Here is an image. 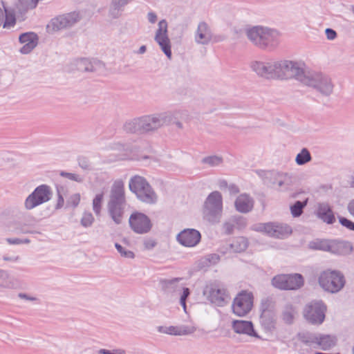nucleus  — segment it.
I'll list each match as a JSON object with an SVG mask.
<instances>
[{
    "label": "nucleus",
    "instance_id": "f257e3e1",
    "mask_svg": "<svg viewBox=\"0 0 354 354\" xmlns=\"http://www.w3.org/2000/svg\"><path fill=\"white\" fill-rule=\"evenodd\" d=\"M248 39L262 49L272 50L279 44V33L277 30L263 26H253L245 30Z\"/></svg>",
    "mask_w": 354,
    "mask_h": 354
},
{
    "label": "nucleus",
    "instance_id": "f03ea898",
    "mask_svg": "<svg viewBox=\"0 0 354 354\" xmlns=\"http://www.w3.org/2000/svg\"><path fill=\"white\" fill-rule=\"evenodd\" d=\"M164 126L162 113H156L127 121L123 129L130 133H146L154 132Z\"/></svg>",
    "mask_w": 354,
    "mask_h": 354
},
{
    "label": "nucleus",
    "instance_id": "7ed1b4c3",
    "mask_svg": "<svg viewBox=\"0 0 354 354\" xmlns=\"http://www.w3.org/2000/svg\"><path fill=\"white\" fill-rule=\"evenodd\" d=\"M303 84L313 88L324 97L330 96L334 90L332 79L327 75L319 72L308 71L304 79Z\"/></svg>",
    "mask_w": 354,
    "mask_h": 354
},
{
    "label": "nucleus",
    "instance_id": "20e7f679",
    "mask_svg": "<svg viewBox=\"0 0 354 354\" xmlns=\"http://www.w3.org/2000/svg\"><path fill=\"white\" fill-rule=\"evenodd\" d=\"M129 189L141 201L148 204L156 203L157 194L144 177L138 175L131 177L129 183Z\"/></svg>",
    "mask_w": 354,
    "mask_h": 354
},
{
    "label": "nucleus",
    "instance_id": "39448f33",
    "mask_svg": "<svg viewBox=\"0 0 354 354\" xmlns=\"http://www.w3.org/2000/svg\"><path fill=\"white\" fill-rule=\"evenodd\" d=\"M223 212V197L218 191L210 193L207 197L203 209L204 218L210 223L220 221Z\"/></svg>",
    "mask_w": 354,
    "mask_h": 354
},
{
    "label": "nucleus",
    "instance_id": "423d86ee",
    "mask_svg": "<svg viewBox=\"0 0 354 354\" xmlns=\"http://www.w3.org/2000/svg\"><path fill=\"white\" fill-rule=\"evenodd\" d=\"M307 72L298 62L290 60L277 61V79L295 78L302 84Z\"/></svg>",
    "mask_w": 354,
    "mask_h": 354
},
{
    "label": "nucleus",
    "instance_id": "0eeeda50",
    "mask_svg": "<svg viewBox=\"0 0 354 354\" xmlns=\"http://www.w3.org/2000/svg\"><path fill=\"white\" fill-rule=\"evenodd\" d=\"M319 283L324 290L336 293L344 287L345 279L339 272L326 270L320 274Z\"/></svg>",
    "mask_w": 354,
    "mask_h": 354
},
{
    "label": "nucleus",
    "instance_id": "6e6552de",
    "mask_svg": "<svg viewBox=\"0 0 354 354\" xmlns=\"http://www.w3.org/2000/svg\"><path fill=\"white\" fill-rule=\"evenodd\" d=\"M53 193L49 186L41 185L29 194L24 201V207L30 211L50 200Z\"/></svg>",
    "mask_w": 354,
    "mask_h": 354
},
{
    "label": "nucleus",
    "instance_id": "1a4fd4ad",
    "mask_svg": "<svg viewBox=\"0 0 354 354\" xmlns=\"http://www.w3.org/2000/svg\"><path fill=\"white\" fill-rule=\"evenodd\" d=\"M326 306L322 301H313L307 304L303 310L305 319L313 325H320L325 319Z\"/></svg>",
    "mask_w": 354,
    "mask_h": 354
},
{
    "label": "nucleus",
    "instance_id": "9d476101",
    "mask_svg": "<svg viewBox=\"0 0 354 354\" xmlns=\"http://www.w3.org/2000/svg\"><path fill=\"white\" fill-rule=\"evenodd\" d=\"M82 19L80 12L73 11L63 15H59L53 18L47 25L49 31H59L63 29L71 28Z\"/></svg>",
    "mask_w": 354,
    "mask_h": 354
},
{
    "label": "nucleus",
    "instance_id": "9b49d317",
    "mask_svg": "<svg viewBox=\"0 0 354 354\" xmlns=\"http://www.w3.org/2000/svg\"><path fill=\"white\" fill-rule=\"evenodd\" d=\"M203 295L212 304L218 306L225 305L229 299L227 290L216 282L207 284L203 289Z\"/></svg>",
    "mask_w": 354,
    "mask_h": 354
},
{
    "label": "nucleus",
    "instance_id": "f8f14e48",
    "mask_svg": "<svg viewBox=\"0 0 354 354\" xmlns=\"http://www.w3.org/2000/svg\"><path fill=\"white\" fill-rule=\"evenodd\" d=\"M260 323L266 330L270 331L276 324L275 305L272 299L266 298L261 304Z\"/></svg>",
    "mask_w": 354,
    "mask_h": 354
},
{
    "label": "nucleus",
    "instance_id": "ddd939ff",
    "mask_svg": "<svg viewBox=\"0 0 354 354\" xmlns=\"http://www.w3.org/2000/svg\"><path fill=\"white\" fill-rule=\"evenodd\" d=\"M252 230L263 232L266 234L282 239L292 232L291 227L288 225L277 223H257L252 227Z\"/></svg>",
    "mask_w": 354,
    "mask_h": 354
},
{
    "label": "nucleus",
    "instance_id": "4468645a",
    "mask_svg": "<svg viewBox=\"0 0 354 354\" xmlns=\"http://www.w3.org/2000/svg\"><path fill=\"white\" fill-rule=\"evenodd\" d=\"M272 284L281 290H295L304 284V279L300 274H279L272 279Z\"/></svg>",
    "mask_w": 354,
    "mask_h": 354
},
{
    "label": "nucleus",
    "instance_id": "2eb2a0df",
    "mask_svg": "<svg viewBox=\"0 0 354 354\" xmlns=\"http://www.w3.org/2000/svg\"><path fill=\"white\" fill-rule=\"evenodd\" d=\"M253 306V295L250 292L243 290L234 299L232 308L233 313L239 316L246 315Z\"/></svg>",
    "mask_w": 354,
    "mask_h": 354
},
{
    "label": "nucleus",
    "instance_id": "dca6fc26",
    "mask_svg": "<svg viewBox=\"0 0 354 354\" xmlns=\"http://www.w3.org/2000/svg\"><path fill=\"white\" fill-rule=\"evenodd\" d=\"M250 67L258 76L266 79H277V61H252Z\"/></svg>",
    "mask_w": 354,
    "mask_h": 354
},
{
    "label": "nucleus",
    "instance_id": "f3484780",
    "mask_svg": "<svg viewBox=\"0 0 354 354\" xmlns=\"http://www.w3.org/2000/svg\"><path fill=\"white\" fill-rule=\"evenodd\" d=\"M129 223L131 230L134 232L140 234L149 232L152 227L150 218L141 212H136L131 214L129 219Z\"/></svg>",
    "mask_w": 354,
    "mask_h": 354
},
{
    "label": "nucleus",
    "instance_id": "a211bd4d",
    "mask_svg": "<svg viewBox=\"0 0 354 354\" xmlns=\"http://www.w3.org/2000/svg\"><path fill=\"white\" fill-rule=\"evenodd\" d=\"M155 41L160 46L162 50L169 58H171V50L170 40L167 35V23L166 20L162 19L158 23V28L156 30Z\"/></svg>",
    "mask_w": 354,
    "mask_h": 354
},
{
    "label": "nucleus",
    "instance_id": "6ab92c4d",
    "mask_svg": "<svg viewBox=\"0 0 354 354\" xmlns=\"http://www.w3.org/2000/svg\"><path fill=\"white\" fill-rule=\"evenodd\" d=\"M108 204L126 205L124 183L122 180H117L113 183Z\"/></svg>",
    "mask_w": 354,
    "mask_h": 354
},
{
    "label": "nucleus",
    "instance_id": "aec40b11",
    "mask_svg": "<svg viewBox=\"0 0 354 354\" xmlns=\"http://www.w3.org/2000/svg\"><path fill=\"white\" fill-rule=\"evenodd\" d=\"M177 239L184 246L193 247L199 243L201 234L194 229H187L178 234Z\"/></svg>",
    "mask_w": 354,
    "mask_h": 354
},
{
    "label": "nucleus",
    "instance_id": "412c9836",
    "mask_svg": "<svg viewBox=\"0 0 354 354\" xmlns=\"http://www.w3.org/2000/svg\"><path fill=\"white\" fill-rule=\"evenodd\" d=\"M232 328L236 333L260 338L254 328L253 324L250 321L234 320L232 322Z\"/></svg>",
    "mask_w": 354,
    "mask_h": 354
},
{
    "label": "nucleus",
    "instance_id": "4be33fe9",
    "mask_svg": "<svg viewBox=\"0 0 354 354\" xmlns=\"http://www.w3.org/2000/svg\"><path fill=\"white\" fill-rule=\"evenodd\" d=\"M194 39L197 44L202 45H207L212 41V32L205 22L202 21L198 24Z\"/></svg>",
    "mask_w": 354,
    "mask_h": 354
},
{
    "label": "nucleus",
    "instance_id": "5701e85b",
    "mask_svg": "<svg viewBox=\"0 0 354 354\" xmlns=\"http://www.w3.org/2000/svg\"><path fill=\"white\" fill-rule=\"evenodd\" d=\"M19 40L20 43L24 44V46L19 50L20 53L28 54L37 46L38 37L35 33L28 32L21 34L19 37Z\"/></svg>",
    "mask_w": 354,
    "mask_h": 354
},
{
    "label": "nucleus",
    "instance_id": "b1692460",
    "mask_svg": "<svg viewBox=\"0 0 354 354\" xmlns=\"http://www.w3.org/2000/svg\"><path fill=\"white\" fill-rule=\"evenodd\" d=\"M353 251V245L348 241L332 240L330 243L329 252L338 255H348Z\"/></svg>",
    "mask_w": 354,
    "mask_h": 354
},
{
    "label": "nucleus",
    "instance_id": "393cba45",
    "mask_svg": "<svg viewBox=\"0 0 354 354\" xmlns=\"http://www.w3.org/2000/svg\"><path fill=\"white\" fill-rule=\"evenodd\" d=\"M77 69L81 72H95L102 66V62L97 59L81 58L75 61Z\"/></svg>",
    "mask_w": 354,
    "mask_h": 354
},
{
    "label": "nucleus",
    "instance_id": "a878e982",
    "mask_svg": "<svg viewBox=\"0 0 354 354\" xmlns=\"http://www.w3.org/2000/svg\"><path fill=\"white\" fill-rule=\"evenodd\" d=\"M234 206L239 212L245 214L252 209L254 201L249 195L243 194L236 198L234 202Z\"/></svg>",
    "mask_w": 354,
    "mask_h": 354
},
{
    "label": "nucleus",
    "instance_id": "bb28decb",
    "mask_svg": "<svg viewBox=\"0 0 354 354\" xmlns=\"http://www.w3.org/2000/svg\"><path fill=\"white\" fill-rule=\"evenodd\" d=\"M196 330V328L193 326H169L163 327L159 326L158 331L162 333H166L173 335H186L193 333Z\"/></svg>",
    "mask_w": 354,
    "mask_h": 354
},
{
    "label": "nucleus",
    "instance_id": "cd10ccee",
    "mask_svg": "<svg viewBox=\"0 0 354 354\" xmlns=\"http://www.w3.org/2000/svg\"><path fill=\"white\" fill-rule=\"evenodd\" d=\"M182 278H174L171 279H164L160 281V286L162 291L166 294H174L180 292L183 286L179 283Z\"/></svg>",
    "mask_w": 354,
    "mask_h": 354
},
{
    "label": "nucleus",
    "instance_id": "c85d7f7f",
    "mask_svg": "<svg viewBox=\"0 0 354 354\" xmlns=\"http://www.w3.org/2000/svg\"><path fill=\"white\" fill-rule=\"evenodd\" d=\"M317 333H312L309 331H303L297 334V338L299 342L305 346L311 348H317L318 342Z\"/></svg>",
    "mask_w": 354,
    "mask_h": 354
},
{
    "label": "nucleus",
    "instance_id": "c756f323",
    "mask_svg": "<svg viewBox=\"0 0 354 354\" xmlns=\"http://www.w3.org/2000/svg\"><path fill=\"white\" fill-rule=\"evenodd\" d=\"M266 178H270L271 183L277 185L279 187L284 185H289L290 183V177L286 173H279L276 171H267L266 173Z\"/></svg>",
    "mask_w": 354,
    "mask_h": 354
},
{
    "label": "nucleus",
    "instance_id": "7c9ffc66",
    "mask_svg": "<svg viewBox=\"0 0 354 354\" xmlns=\"http://www.w3.org/2000/svg\"><path fill=\"white\" fill-rule=\"evenodd\" d=\"M165 126L174 124L179 129H183V124L180 122L179 110L161 112Z\"/></svg>",
    "mask_w": 354,
    "mask_h": 354
},
{
    "label": "nucleus",
    "instance_id": "2f4dec72",
    "mask_svg": "<svg viewBox=\"0 0 354 354\" xmlns=\"http://www.w3.org/2000/svg\"><path fill=\"white\" fill-rule=\"evenodd\" d=\"M317 216L323 221L332 224L335 221L334 214L327 203H319L317 208Z\"/></svg>",
    "mask_w": 354,
    "mask_h": 354
},
{
    "label": "nucleus",
    "instance_id": "473e14b6",
    "mask_svg": "<svg viewBox=\"0 0 354 354\" xmlns=\"http://www.w3.org/2000/svg\"><path fill=\"white\" fill-rule=\"evenodd\" d=\"M124 207L123 205L107 204L109 214L116 225L122 222Z\"/></svg>",
    "mask_w": 354,
    "mask_h": 354
},
{
    "label": "nucleus",
    "instance_id": "72a5a7b5",
    "mask_svg": "<svg viewBox=\"0 0 354 354\" xmlns=\"http://www.w3.org/2000/svg\"><path fill=\"white\" fill-rule=\"evenodd\" d=\"M337 343V338L330 335L319 333L317 348L328 351L334 347Z\"/></svg>",
    "mask_w": 354,
    "mask_h": 354
},
{
    "label": "nucleus",
    "instance_id": "f704fd0d",
    "mask_svg": "<svg viewBox=\"0 0 354 354\" xmlns=\"http://www.w3.org/2000/svg\"><path fill=\"white\" fill-rule=\"evenodd\" d=\"M0 287L7 289H14L17 287L16 280L9 274L8 271L1 269Z\"/></svg>",
    "mask_w": 354,
    "mask_h": 354
},
{
    "label": "nucleus",
    "instance_id": "c9c22d12",
    "mask_svg": "<svg viewBox=\"0 0 354 354\" xmlns=\"http://www.w3.org/2000/svg\"><path fill=\"white\" fill-rule=\"evenodd\" d=\"M220 261V256L217 254H209L201 258L198 261V267L204 269L214 266Z\"/></svg>",
    "mask_w": 354,
    "mask_h": 354
},
{
    "label": "nucleus",
    "instance_id": "e433bc0d",
    "mask_svg": "<svg viewBox=\"0 0 354 354\" xmlns=\"http://www.w3.org/2000/svg\"><path fill=\"white\" fill-rule=\"evenodd\" d=\"M248 246V240L243 236L236 238L232 243L230 244V248L234 252H243L246 250Z\"/></svg>",
    "mask_w": 354,
    "mask_h": 354
},
{
    "label": "nucleus",
    "instance_id": "4c0bfd02",
    "mask_svg": "<svg viewBox=\"0 0 354 354\" xmlns=\"http://www.w3.org/2000/svg\"><path fill=\"white\" fill-rule=\"evenodd\" d=\"M311 160V154L307 148H303L295 158V162L298 165H304L310 162Z\"/></svg>",
    "mask_w": 354,
    "mask_h": 354
},
{
    "label": "nucleus",
    "instance_id": "58836bf2",
    "mask_svg": "<svg viewBox=\"0 0 354 354\" xmlns=\"http://www.w3.org/2000/svg\"><path fill=\"white\" fill-rule=\"evenodd\" d=\"M32 0H18L15 5V12L16 14L24 15L29 9H33L35 7H31Z\"/></svg>",
    "mask_w": 354,
    "mask_h": 354
},
{
    "label": "nucleus",
    "instance_id": "ea45409f",
    "mask_svg": "<svg viewBox=\"0 0 354 354\" xmlns=\"http://www.w3.org/2000/svg\"><path fill=\"white\" fill-rule=\"evenodd\" d=\"M330 241L328 240H315L309 243V248L312 250H322L329 252Z\"/></svg>",
    "mask_w": 354,
    "mask_h": 354
},
{
    "label": "nucleus",
    "instance_id": "a19ab883",
    "mask_svg": "<svg viewBox=\"0 0 354 354\" xmlns=\"http://www.w3.org/2000/svg\"><path fill=\"white\" fill-rule=\"evenodd\" d=\"M295 314V310L293 306L287 304L282 312V319L286 324H290L293 322Z\"/></svg>",
    "mask_w": 354,
    "mask_h": 354
},
{
    "label": "nucleus",
    "instance_id": "79ce46f5",
    "mask_svg": "<svg viewBox=\"0 0 354 354\" xmlns=\"http://www.w3.org/2000/svg\"><path fill=\"white\" fill-rule=\"evenodd\" d=\"M308 199L301 202L299 201H296L291 207L290 212L293 217H298L303 213L304 208L306 206Z\"/></svg>",
    "mask_w": 354,
    "mask_h": 354
},
{
    "label": "nucleus",
    "instance_id": "37998d69",
    "mask_svg": "<svg viewBox=\"0 0 354 354\" xmlns=\"http://www.w3.org/2000/svg\"><path fill=\"white\" fill-rule=\"evenodd\" d=\"M202 163L207 165L209 167H217L222 164L223 158L218 156H207L202 159Z\"/></svg>",
    "mask_w": 354,
    "mask_h": 354
},
{
    "label": "nucleus",
    "instance_id": "c03bdc74",
    "mask_svg": "<svg viewBox=\"0 0 354 354\" xmlns=\"http://www.w3.org/2000/svg\"><path fill=\"white\" fill-rule=\"evenodd\" d=\"M9 208V214L10 217V221H17L21 219L24 216V213L21 209V208L18 206L12 205V206H8Z\"/></svg>",
    "mask_w": 354,
    "mask_h": 354
},
{
    "label": "nucleus",
    "instance_id": "a18cd8bd",
    "mask_svg": "<svg viewBox=\"0 0 354 354\" xmlns=\"http://www.w3.org/2000/svg\"><path fill=\"white\" fill-rule=\"evenodd\" d=\"M103 196V194H97L93 201V209L96 215L100 214Z\"/></svg>",
    "mask_w": 354,
    "mask_h": 354
},
{
    "label": "nucleus",
    "instance_id": "49530a36",
    "mask_svg": "<svg viewBox=\"0 0 354 354\" xmlns=\"http://www.w3.org/2000/svg\"><path fill=\"white\" fill-rule=\"evenodd\" d=\"M115 247L122 257L128 258V259H133L134 258L135 254L132 251L125 249L119 243H116L115 244Z\"/></svg>",
    "mask_w": 354,
    "mask_h": 354
},
{
    "label": "nucleus",
    "instance_id": "de8ad7c7",
    "mask_svg": "<svg viewBox=\"0 0 354 354\" xmlns=\"http://www.w3.org/2000/svg\"><path fill=\"white\" fill-rule=\"evenodd\" d=\"M94 221V217L90 212H84L81 218V225L85 227H90Z\"/></svg>",
    "mask_w": 354,
    "mask_h": 354
},
{
    "label": "nucleus",
    "instance_id": "09e8293b",
    "mask_svg": "<svg viewBox=\"0 0 354 354\" xmlns=\"http://www.w3.org/2000/svg\"><path fill=\"white\" fill-rule=\"evenodd\" d=\"M235 223L236 228L238 230L244 229L247 225L246 218L241 216H234L232 217Z\"/></svg>",
    "mask_w": 354,
    "mask_h": 354
},
{
    "label": "nucleus",
    "instance_id": "8fccbe9b",
    "mask_svg": "<svg viewBox=\"0 0 354 354\" xmlns=\"http://www.w3.org/2000/svg\"><path fill=\"white\" fill-rule=\"evenodd\" d=\"M236 227L235 223L232 218L231 217L228 221H226L223 224V229L224 230L225 234H231L234 232V229Z\"/></svg>",
    "mask_w": 354,
    "mask_h": 354
},
{
    "label": "nucleus",
    "instance_id": "3c124183",
    "mask_svg": "<svg viewBox=\"0 0 354 354\" xmlns=\"http://www.w3.org/2000/svg\"><path fill=\"white\" fill-rule=\"evenodd\" d=\"M59 174L62 177L68 178L69 180H73V181H75L77 183H82L84 180V178L81 176L76 174L69 173V172H66V171H62L60 172Z\"/></svg>",
    "mask_w": 354,
    "mask_h": 354
},
{
    "label": "nucleus",
    "instance_id": "603ef678",
    "mask_svg": "<svg viewBox=\"0 0 354 354\" xmlns=\"http://www.w3.org/2000/svg\"><path fill=\"white\" fill-rule=\"evenodd\" d=\"M5 21L3 22V27L4 28H10L11 27H13L15 24H16V19H15V17L14 15H6L5 16Z\"/></svg>",
    "mask_w": 354,
    "mask_h": 354
},
{
    "label": "nucleus",
    "instance_id": "864d4df0",
    "mask_svg": "<svg viewBox=\"0 0 354 354\" xmlns=\"http://www.w3.org/2000/svg\"><path fill=\"white\" fill-rule=\"evenodd\" d=\"M80 201V194H74L70 196L67 201V205L75 208L76 207Z\"/></svg>",
    "mask_w": 354,
    "mask_h": 354
},
{
    "label": "nucleus",
    "instance_id": "5fc2aeb1",
    "mask_svg": "<svg viewBox=\"0 0 354 354\" xmlns=\"http://www.w3.org/2000/svg\"><path fill=\"white\" fill-rule=\"evenodd\" d=\"M79 166L84 170H91V165L89 160L84 156L79 157L78 158Z\"/></svg>",
    "mask_w": 354,
    "mask_h": 354
},
{
    "label": "nucleus",
    "instance_id": "6e6d98bb",
    "mask_svg": "<svg viewBox=\"0 0 354 354\" xmlns=\"http://www.w3.org/2000/svg\"><path fill=\"white\" fill-rule=\"evenodd\" d=\"M181 290H183V294L181 295L180 298V304L183 306V309L185 310H186V300H187V298L190 295V291L188 288H185L183 286Z\"/></svg>",
    "mask_w": 354,
    "mask_h": 354
},
{
    "label": "nucleus",
    "instance_id": "4d7b16f0",
    "mask_svg": "<svg viewBox=\"0 0 354 354\" xmlns=\"http://www.w3.org/2000/svg\"><path fill=\"white\" fill-rule=\"evenodd\" d=\"M339 223L346 228L351 230L354 231V223L351 221L344 218V217H339Z\"/></svg>",
    "mask_w": 354,
    "mask_h": 354
},
{
    "label": "nucleus",
    "instance_id": "13d9d810",
    "mask_svg": "<svg viewBox=\"0 0 354 354\" xmlns=\"http://www.w3.org/2000/svg\"><path fill=\"white\" fill-rule=\"evenodd\" d=\"M8 207L4 208L0 212V223H5L10 221Z\"/></svg>",
    "mask_w": 354,
    "mask_h": 354
},
{
    "label": "nucleus",
    "instance_id": "bf43d9fd",
    "mask_svg": "<svg viewBox=\"0 0 354 354\" xmlns=\"http://www.w3.org/2000/svg\"><path fill=\"white\" fill-rule=\"evenodd\" d=\"M180 121L188 122L191 120V115L188 111L179 109Z\"/></svg>",
    "mask_w": 354,
    "mask_h": 354
},
{
    "label": "nucleus",
    "instance_id": "052dcab7",
    "mask_svg": "<svg viewBox=\"0 0 354 354\" xmlns=\"http://www.w3.org/2000/svg\"><path fill=\"white\" fill-rule=\"evenodd\" d=\"M115 147L118 150L123 151L126 153L133 151V148L129 145L118 143Z\"/></svg>",
    "mask_w": 354,
    "mask_h": 354
},
{
    "label": "nucleus",
    "instance_id": "680f3d73",
    "mask_svg": "<svg viewBox=\"0 0 354 354\" xmlns=\"http://www.w3.org/2000/svg\"><path fill=\"white\" fill-rule=\"evenodd\" d=\"M143 245L145 250H150L156 245V242L153 239H149L145 240Z\"/></svg>",
    "mask_w": 354,
    "mask_h": 354
},
{
    "label": "nucleus",
    "instance_id": "e2e57ef3",
    "mask_svg": "<svg viewBox=\"0 0 354 354\" xmlns=\"http://www.w3.org/2000/svg\"><path fill=\"white\" fill-rule=\"evenodd\" d=\"M325 34H326V38L328 40H333L337 37L336 31L332 28H326L325 30Z\"/></svg>",
    "mask_w": 354,
    "mask_h": 354
},
{
    "label": "nucleus",
    "instance_id": "0e129e2a",
    "mask_svg": "<svg viewBox=\"0 0 354 354\" xmlns=\"http://www.w3.org/2000/svg\"><path fill=\"white\" fill-rule=\"evenodd\" d=\"M3 259L5 261H10V262H17L20 260V257L18 255H8L5 254L3 257Z\"/></svg>",
    "mask_w": 354,
    "mask_h": 354
},
{
    "label": "nucleus",
    "instance_id": "69168bd1",
    "mask_svg": "<svg viewBox=\"0 0 354 354\" xmlns=\"http://www.w3.org/2000/svg\"><path fill=\"white\" fill-rule=\"evenodd\" d=\"M6 242L10 245H19L22 244V241L21 239L18 238H7L6 239Z\"/></svg>",
    "mask_w": 354,
    "mask_h": 354
},
{
    "label": "nucleus",
    "instance_id": "338daca9",
    "mask_svg": "<svg viewBox=\"0 0 354 354\" xmlns=\"http://www.w3.org/2000/svg\"><path fill=\"white\" fill-rule=\"evenodd\" d=\"M57 194H58V200H57L56 208L59 209L63 206L64 200V198L62 196L59 189H57Z\"/></svg>",
    "mask_w": 354,
    "mask_h": 354
},
{
    "label": "nucleus",
    "instance_id": "774afa93",
    "mask_svg": "<svg viewBox=\"0 0 354 354\" xmlns=\"http://www.w3.org/2000/svg\"><path fill=\"white\" fill-rule=\"evenodd\" d=\"M147 19L151 24H154L157 21V15L155 12H149L147 14Z\"/></svg>",
    "mask_w": 354,
    "mask_h": 354
}]
</instances>
